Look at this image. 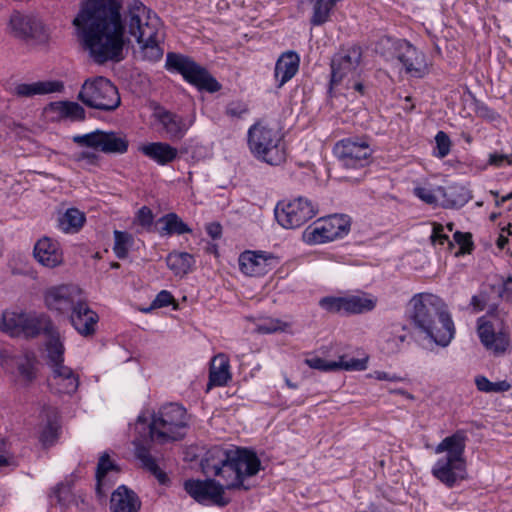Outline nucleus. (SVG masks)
<instances>
[{"label": "nucleus", "mask_w": 512, "mask_h": 512, "mask_svg": "<svg viewBox=\"0 0 512 512\" xmlns=\"http://www.w3.org/2000/svg\"><path fill=\"white\" fill-rule=\"evenodd\" d=\"M300 56L295 51H286L280 55L275 64L274 77L278 88L290 81L298 72Z\"/></svg>", "instance_id": "26"}, {"label": "nucleus", "mask_w": 512, "mask_h": 512, "mask_svg": "<svg viewBox=\"0 0 512 512\" xmlns=\"http://www.w3.org/2000/svg\"><path fill=\"white\" fill-rule=\"evenodd\" d=\"M47 109L56 113L59 119H69L71 121H84L86 119L85 109L77 102H51Z\"/></svg>", "instance_id": "37"}, {"label": "nucleus", "mask_w": 512, "mask_h": 512, "mask_svg": "<svg viewBox=\"0 0 512 512\" xmlns=\"http://www.w3.org/2000/svg\"><path fill=\"white\" fill-rule=\"evenodd\" d=\"M278 264L279 258L265 251H245L239 257L240 269L248 276H263Z\"/></svg>", "instance_id": "17"}, {"label": "nucleus", "mask_w": 512, "mask_h": 512, "mask_svg": "<svg viewBox=\"0 0 512 512\" xmlns=\"http://www.w3.org/2000/svg\"><path fill=\"white\" fill-rule=\"evenodd\" d=\"M361 60V50L353 47L335 54L331 59L330 89L340 84L345 78L353 76Z\"/></svg>", "instance_id": "16"}, {"label": "nucleus", "mask_w": 512, "mask_h": 512, "mask_svg": "<svg viewBox=\"0 0 512 512\" xmlns=\"http://www.w3.org/2000/svg\"><path fill=\"white\" fill-rule=\"evenodd\" d=\"M135 456L141 462L142 467L149 471L160 484H166L169 479L166 473L157 465L155 458L151 455L148 447L141 443L140 439L133 441Z\"/></svg>", "instance_id": "34"}, {"label": "nucleus", "mask_w": 512, "mask_h": 512, "mask_svg": "<svg viewBox=\"0 0 512 512\" xmlns=\"http://www.w3.org/2000/svg\"><path fill=\"white\" fill-rule=\"evenodd\" d=\"M374 375L377 380H386L391 382H399L404 380V378L396 374H389L384 371H375Z\"/></svg>", "instance_id": "58"}, {"label": "nucleus", "mask_w": 512, "mask_h": 512, "mask_svg": "<svg viewBox=\"0 0 512 512\" xmlns=\"http://www.w3.org/2000/svg\"><path fill=\"white\" fill-rule=\"evenodd\" d=\"M63 490H66V486H64L63 484H58L54 489V494H55L56 498L58 499V502H60V503L63 501L62 496H61V493Z\"/></svg>", "instance_id": "62"}, {"label": "nucleus", "mask_w": 512, "mask_h": 512, "mask_svg": "<svg viewBox=\"0 0 512 512\" xmlns=\"http://www.w3.org/2000/svg\"><path fill=\"white\" fill-rule=\"evenodd\" d=\"M16 371L13 372L14 382L22 387H29L38 376V360L33 353H25L12 359Z\"/></svg>", "instance_id": "21"}, {"label": "nucleus", "mask_w": 512, "mask_h": 512, "mask_svg": "<svg viewBox=\"0 0 512 512\" xmlns=\"http://www.w3.org/2000/svg\"><path fill=\"white\" fill-rule=\"evenodd\" d=\"M64 88L60 81H37L33 83L17 84L11 93L19 98H30L35 95H45L53 92H60Z\"/></svg>", "instance_id": "28"}, {"label": "nucleus", "mask_w": 512, "mask_h": 512, "mask_svg": "<svg viewBox=\"0 0 512 512\" xmlns=\"http://www.w3.org/2000/svg\"><path fill=\"white\" fill-rule=\"evenodd\" d=\"M174 302L175 299L171 292L167 290H162L156 295L155 299L151 302L150 307L144 309V312H150L157 308L166 307L168 305L173 304Z\"/></svg>", "instance_id": "50"}, {"label": "nucleus", "mask_w": 512, "mask_h": 512, "mask_svg": "<svg viewBox=\"0 0 512 512\" xmlns=\"http://www.w3.org/2000/svg\"><path fill=\"white\" fill-rule=\"evenodd\" d=\"M435 142L437 149L435 155L439 158L446 157L449 154L451 148V140L447 133L444 131H438L435 136Z\"/></svg>", "instance_id": "49"}, {"label": "nucleus", "mask_w": 512, "mask_h": 512, "mask_svg": "<svg viewBox=\"0 0 512 512\" xmlns=\"http://www.w3.org/2000/svg\"><path fill=\"white\" fill-rule=\"evenodd\" d=\"M467 434L464 430H457L452 435L445 437L436 447L435 453L447 452L444 458L454 460H465L464 452L466 448Z\"/></svg>", "instance_id": "29"}, {"label": "nucleus", "mask_w": 512, "mask_h": 512, "mask_svg": "<svg viewBox=\"0 0 512 512\" xmlns=\"http://www.w3.org/2000/svg\"><path fill=\"white\" fill-rule=\"evenodd\" d=\"M72 140L79 146L108 155H122L129 149L127 135L121 131L96 129L86 134L75 135Z\"/></svg>", "instance_id": "9"}, {"label": "nucleus", "mask_w": 512, "mask_h": 512, "mask_svg": "<svg viewBox=\"0 0 512 512\" xmlns=\"http://www.w3.org/2000/svg\"><path fill=\"white\" fill-rule=\"evenodd\" d=\"M187 426L186 409L177 403L162 406L150 422L143 415H139L136 422V430L141 436L147 435L150 441L160 444L182 439Z\"/></svg>", "instance_id": "4"}, {"label": "nucleus", "mask_w": 512, "mask_h": 512, "mask_svg": "<svg viewBox=\"0 0 512 512\" xmlns=\"http://www.w3.org/2000/svg\"><path fill=\"white\" fill-rule=\"evenodd\" d=\"M322 220L328 229L329 236L333 240L343 238L350 231L351 221L347 215L334 214Z\"/></svg>", "instance_id": "40"}, {"label": "nucleus", "mask_w": 512, "mask_h": 512, "mask_svg": "<svg viewBox=\"0 0 512 512\" xmlns=\"http://www.w3.org/2000/svg\"><path fill=\"white\" fill-rule=\"evenodd\" d=\"M304 362L310 368L324 372L337 370L362 371L367 368L366 359L351 358L346 360L345 356H341L339 361H327L321 357L314 356L306 358Z\"/></svg>", "instance_id": "20"}, {"label": "nucleus", "mask_w": 512, "mask_h": 512, "mask_svg": "<svg viewBox=\"0 0 512 512\" xmlns=\"http://www.w3.org/2000/svg\"><path fill=\"white\" fill-rule=\"evenodd\" d=\"M85 215L77 208H69L58 219L59 228L65 233L78 232L85 223Z\"/></svg>", "instance_id": "42"}, {"label": "nucleus", "mask_w": 512, "mask_h": 512, "mask_svg": "<svg viewBox=\"0 0 512 512\" xmlns=\"http://www.w3.org/2000/svg\"><path fill=\"white\" fill-rule=\"evenodd\" d=\"M205 474L219 476L225 481L224 490H249L245 483L249 477L256 475L261 469V461L257 454L248 448L210 450L201 461Z\"/></svg>", "instance_id": "2"}, {"label": "nucleus", "mask_w": 512, "mask_h": 512, "mask_svg": "<svg viewBox=\"0 0 512 512\" xmlns=\"http://www.w3.org/2000/svg\"><path fill=\"white\" fill-rule=\"evenodd\" d=\"M166 264L176 276H183L191 271L195 260L193 255L188 252L173 251L166 257Z\"/></svg>", "instance_id": "38"}, {"label": "nucleus", "mask_w": 512, "mask_h": 512, "mask_svg": "<svg viewBox=\"0 0 512 512\" xmlns=\"http://www.w3.org/2000/svg\"><path fill=\"white\" fill-rule=\"evenodd\" d=\"M475 385L479 391L491 393L492 382L487 377L483 375L476 376Z\"/></svg>", "instance_id": "56"}, {"label": "nucleus", "mask_w": 512, "mask_h": 512, "mask_svg": "<svg viewBox=\"0 0 512 512\" xmlns=\"http://www.w3.org/2000/svg\"><path fill=\"white\" fill-rule=\"evenodd\" d=\"M431 241L433 244L443 245L445 242L448 243L449 248L453 247V242L449 240V237L443 233V227L441 225L435 226L431 235Z\"/></svg>", "instance_id": "55"}, {"label": "nucleus", "mask_w": 512, "mask_h": 512, "mask_svg": "<svg viewBox=\"0 0 512 512\" xmlns=\"http://www.w3.org/2000/svg\"><path fill=\"white\" fill-rule=\"evenodd\" d=\"M317 214L313 203L305 197H297L288 202L281 201L276 205L275 218L285 229H295Z\"/></svg>", "instance_id": "12"}, {"label": "nucleus", "mask_w": 512, "mask_h": 512, "mask_svg": "<svg viewBox=\"0 0 512 512\" xmlns=\"http://www.w3.org/2000/svg\"><path fill=\"white\" fill-rule=\"evenodd\" d=\"M511 389V384L506 380L492 382L491 393L506 392Z\"/></svg>", "instance_id": "60"}, {"label": "nucleus", "mask_w": 512, "mask_h": 512, "mask_svg": "<svg viewBox=\"0 0 512 512\" xmlns=\"http://www.w3.org/2000/svg\"><path fill=\"white\" fill-rule=\"evenodd\" d=\"M488 164L494 167H502L505 164L511 166L512 165V154H500L497 152L489 154Z\"/></svg>", "instance_id": "53"}, {"label": "nucleus", "mask_w": 512, "mask_h": 512, "mask_svg": "<svg viewBox=\"0 0 512 512\" xmlns=\"http://www.w3.org/2000/svg\"><path fill=\"white\" fill-rule=\"evenodd\" d=\"M406 325L392 324L384 332L382 351L388 355L399 353L408 339Z\"/></svg>", "instance_id": "31"}, {"label": "nucleus", "mask_w": 512, "mask_h": 512, "mask_svg": "<svg viewBox=\"0 0 512 512\" xmlns=\"http://www.w3.org/2000/svg\"><path fill=\"white\" fill-rule=\"evenodd\" d=\"M35 259L45 267L54 268L63 262L59 243L49 237L38 240L34 246Z\"/></svg>", "instance_id": "24"}, {"label": "nucleus", "mask_w": 512, "mask_h": 512, "mask_svg": "<svg viewBox=\"0 0 512 512\" xmlns=\"http://www.w3.org/2000/svg\"><path fill=\"white\" fill-rule=\"evenodd\" d=\"M408 313L413 326L437 345L445 347L453 339L454 323L440 297L431 293L416 294L409 301Z\"/></svg>", "instance_id": "3"}, {"label": "nucleus", "mask_w": 512, "mask_h": 512, "mask_svg": "<svg viewBox=\"0 0 512 512\" xmlns=\"http://www.w3.org/2000/svg\"><path fill=\"white\" fill-rule=\"evenodd\" d=\"M99 158H100L99 155L96 154L95 152L82 151L79 153L77 160L78 161L85 160V161H87L88 164L96 165L99 161Z\"/></svg>", "instance_id": "57"}, {"label": "nucleus", "mask_w": 512, "mask_h": 512, "mask_svg": "<svg viewBox=\"0 0 512 512\" xmlns=\"http://www.w3.org/2000/svg\"><path fill=\"white\" fill-rule=\"evenodd\" d=\"M436 190L443 197L444 208H461L472 198L470 190L461 184L438 186Z\"/></svg>", "instance_id": "32"}, {"label": "nucleus", "mask_w": 512, "mask_h": 512, "mask_svg": "<svg viewBox=\"0 0 512 512\" xmlns=\"http://www.w3.org/2000/svg\"><path fill=\"white\" fill-rule=\"evenodd\" d=\"M47 337V365L49 368H52L64 364L65 347L63 342L60 340V335L57 328L54 329V333H50Z\"/></svg>", "instance_id": "39"}, {"label": "nucleus", "mask_w": 512, "mask_h": 512, "mask_svg": "<svg viewBox=\"0 0 512 512\" xmlns=\"http://www.w3.org/2000/svg\"><path fill=\"white\" fill-rule=\"evenodd\" d=\"M139 151L159 165H167L178 156V150L165 142H152L139 147Z\"/></svg>", "instance_id": "30"}, {"label": "nucleus", "mask_w": 512, "mask_h": 512, "mask_svg": "<svg viewBox=\"0 0 512 512\" xmlns=\"http://www.w3.org/2000/svg\"><path fill=\"white\" fill-rule=\"evenodd\" d=\"M394 47L395 57L403 65L407 74L422 78L427 73V63L423 52L407 40L396 41Z\"/></svg>", "instance_id": "15"}, {"label": "nucleus", "mask_w": 512, "mask_h": 512, "mask_svg": "<svg viewBox=\"0 0 512 512\" xmlns=\"http://www.w3.org/2000/svg\"><path fill=\"white\" fill-rule=\"evenodd\" d=\"M46 418V425L42 430L40 440L44 445H51L58 436V412L55 408L47 406L43 408Z\"/></svg>", "instance_id": "41"}, {"label": "nucleus", "mask_w": 512, "mask_h": 512, "mask_svg": "<svg viewBox=\"0 0 512 512\" xmlns=\"http://www.w3.org/2000/svg\"><path fill=\"white\" fill-rule=\"evenodd\" d=\"M78 99L90 108L106 112L116 110L121 104L118 89L103 76L86 79L81 86Z\"/></svg>", "instance_id": "7"}, {"label": "nucleus", "mask_w": 512, "mask_h": 512, "mask_svg": "<svg viewBox=\"0 0 512 512\" xmlns=\"http://www.w3.org/2000/svg\"><path fill=\"white\" fill-rule=\"evenodd\" d=\"M119 467L110 459L108 453H103L98 461L96 468V487L95 492L99 499H103L107 496V491L110 488V484L107 481V474L109 471L119 472Z\"/></svg>", "instance_id": "35"}, {"label": "nucleus", "mask_w": 512, "mask_h": 512, "mask_svg": "<svg viewBox=\"0 0 512 512\" xmlns=\"http://www.w3.org/2000/svg\"><path fill=\"white\" fill-rule=\"evenodd\" d=\"M10 27L16 37L21 39L40 38L43 25L37 18L14 12L10 18Z\"/></svg>", "instance_id": "23"}, {"label": "nucleus", "mask_w": 512, "mask_h": 512, "mask_svg": "<svg viewBox=\"0 0 512 512\" xmlns=\"http://www.w3.org/2000/svg\"><path fill=\"white\" fill-rule=\"evenodd\" d=\"M334 154L341 165L348 169H359L369 165L373 149L367 137H348L338 141Z\"/></svg>", "instance_id": "11"}, {"label": "nucleus", "mask_w": 512, "mask_h": 512, "mask_svg": "<svg viewBox=\"0 0 512 512\" xmlns=\"http://www.w3.org/2000/svg\"><path fill=\"white\" fill-rule=\"evenodd\" d=\"M140 508L138 495L125 485L119 486L111 495V512H138Z\"/></svg>", "instance_id": "27"}, {"label": "nucleus", "mask_w": 512, "mask_h": 512, "mask_svg": "<svg viewBox=\"0 0 512 512\" xmlns=\"http://www.w3.org/2000/svg\"><path fill=\"white\" fill-rule=\"evenodd\" d=\"M136 220L138 224L141 225L143 228H151L154 221V215L152 210L147 206L141 207L137 211Z\"/></svg>", "instance_id": "52"}, {"label": "nucleus", "mask_w": 512, "mask_h": 512, "mask_svg": "<svg viewBox=\"0 0 512 512\" xmlns=\"http://www.w3.org/2000/svg\"><path fill=\"white\" fill-rule=\"evenodd\" d=\"M478 335L484 347L497 356L503 355L510 345L509 333L502 330L496 333L490 322L478 326Z\"/></svg>", "instance_id": "22"}, {"label": "nucleus", "mask_w": 512, "mask_h": 512, "mask_svg": "<svg viewBox=\"0 0 512 512\" xmlns=\"http://www.w3.org/2000/svg\"><path fill=\"white\" fill-rule=\"evenodd\" d=\"M164 67L169 72L180 74L187 83L199 91L215 93L221 89V84L217 79L205 67L187 55L168 52Z\"/></svg>", "instance_id": "6"}, {"label": "nucleus", "mask_w": 512, "mask_h": 512, "mask_svg": "<svg viewBox=\"0 0 512 512\" xmlns=\"http://www.w3.org/2000/svg\"><path fill=\"white\" fill-rule=\"evenodd\" d=\"M113 251L118 259H125L128 256L129 248L133 244V236L126 231H114Z\"/></svg>", "instance_id": "46"}, {"label": "nucleus", "mask_w": 512, "mask_h": 512, "mask_svg": "<svg viewBox=\"0 0 512 512\" xmlns=\"http://www.w3.org/2000/svg\"><path fill=\"white\" fill-rule=\"evenodd\" d=\"M153 116L162 126L169 139L179 140L184 137L187 127L182 116L162 107L157 108Z\"/></svg>", "instance_id": "25"}, {"label": "nucleus", "mask_w": 512, "mask_h": 512, "mask_svg": "<svg viewBox=\"0 0 512 512\" xmlns=\"http://www.w3.org/2000/svg\"><path fill=\"white\" fill-rule=\"evenodd\" d=\"M230 379L231 373L228 358L224 354H218L213 357L210 363L208 387L225 386Z\"/></svg>", "instance_id": "36"}, {"label": "nucleus", "mask_w": 512, "mask_h": 512, "mask_svg": "<svg viewBox=\"0 0 512 512\" xmlns=\"http://www.w3.org/2000/svg\"><path fill=\"white\" fill-rule=\"evenodd\" d=\"M159 222L164 223L160 230L161 235H182L191 232L189 226L176 213H168L162 216Z\"/></svg>", "instance_id": "44"}, {"label": "nucleus", "mask_w": 512, "mask_h": 512, "mask_svg": "<svg viewBox=\"0 0 512 512\" xmlns=\"http://www.w3.org/2000/svg\"><path fill=\"white\" fill-rule=\"evenodd\" d=\"M122 0H85L73 20L84 49L98 64L121 61L125 45V24L128 33L140 44L143 59L157 62L163 56L159 46V18L141 1L133 0L127 7L124 20Z\"/></svg>", "instance_id": "1"}, {"label": "nucleus", "mask_w": 512, "mask_h": 512, "mask_svg": "<svg viewBox=\"0 0 512 512\" xmlns=\"http://www.w3.org/2000/svg\"><path fill=\"white\" fill-rule=\"evenodd\" d=\"M512 283V277L509 276L504 282H503V286H504V289L505 290H508L509 289V284Z\"/></svg>", "instance_id": "64"}, {"label": "nucleus", "mask_w": 512, "mask_h": 512, "mask_svg": "<svg viewBox=\"0 0 512 512\" xmlns=\"http://www.w3.org/2000/svg\"><path fill=\"white\" fill-rule=\"evenodd\" d=\"M67 318L81 336L90 337L95 334L99 316L90 308L87 298L76 306Z\"/></svg>", "instance_id": "19"}, {"label": "nucleus", "mask_w": 512, "mask_h": 512, "mask_svg": "<svg viewBox=\"0 0 512 512\" xmlns=\"http://www.w3.org/2000/svg\"><path fill=\"white\" fill-rule=\"evenodd\" d=\"M339 0H316L311 17L313 26H320L328 21L330 12Z\"/></svg>", "instance_id": "45"}, {"label": "nucleus", "mask_w": 512, "mask_h": 512, "mask_svg": "<svg viewBox=\"0 0 512 512\" xmlns=\"http://www.w3.org/2000/svg\"><path fill=\"white\" fill-rule=\"evenodd\" d=\"M318 304L328 313L350 316L371 312L377 305V298L360 291L346 296H325Z\"/></svg>", "instance_id": "10"}, {"label": "nucleus", "mask_w": 512, "mask_h": 512, "mask_svg": "<svg viewBox=\"0 0 512 512\" xmlns=\"http://www.w3.org/2000/svg\"><path fill=\"white\" fill-rule=\"evenodd\" d=\"M453 239L460 247L459 251L455 253L456 256L460 254H470L473 251L474 244L471 233L456 231L453 234Z\"/></svg>", "instance_id": "48"}, {"label": "nucleus", "mask_w": 512, "mask_h": 512, "mask_svg": "<svg viewBox=\"0 0 512 512\" xmlns=\"http://www.w3.org/2000/svg\"><path fill=\"white\" fill-rule=\"evenodd\" d=\"M2 324L3 330L11 336L23 335L26 338H35L42 333L48 336L56 329L50 317L45 313L6 312L3 314Z\"/></svg>", "instance_id": "8"}, {"label": "nucleus", "mask_w": 512, "mask_h": 512, "mask_svg": "<svg viewBox=\"0 0 512 512\" xmlns=\"http://www.w3.org/2000/svg\"><path fill=\"white\" fill-rule=\"evenodd\" d=\"M248 146L256 159L269 165H280L286 159L281 133L261 123H255L249 128Z\"/></svg>", "instance_id": "5"}, {"label": "nucleus", "mask_w": 512, "mask_h": 512, "mask_svg": "<svg viewBox=\"0 0 512 512\" xmlns=\"http://www.w3.org/2000/svg\"><path fill=\"white\" fill-rule=\"evenodd\" d=\"M50 369L59 393L73 394L77 391L79 378L70 367L61 364Z\"/></svg>", "instance_id": "33"}, {"label": "nucleus", "mask_w": 512, "mask_h": 512, "mask_svg": "<svg viewBox=\"0 0 512 512\" xmlns=\"http://www.w3.org/2000/svg\"><path fill=\"white\" fill-rule=\"evenodd\" d=\"M303 240L310 245L322 244L333 241L323 220H318L314 225L308 226L303 232Z\"/></svg>", "instance_id": "43"}, {"label": "nucleus", "mask_w": 512, "mask_h": 512, "mask_svg": "<svg viewBox=\"0 0 512 512\" xmlns=\"http://www.w3.org/2000/svg\"><path fill=\"white\" fill-rule=\"evenodd\" d=\"M414 194H415V196H417L419 199H421L426 204L433 205V204L437 203L436 195L429 188L416 187V188H414Z\"/></svg>", "instance_id": "54"}, {"label": "nucleus", "mask_w": 512, "mask_h": 512, "mask_svg": "<svg viewBox=\"0 0 512 512\" xmlns=\"http://www.w3.org/2000/svg\"><path fill=\"white\" fill-rule=\"evenodd\" d=\"M247 112V104L239 100L228 103L225 110L226 115L233 118H241Z\"/></svg>", "instance_id": "51"}, {"label": "nucleus", "mask_w": 512, "mask_h": 512, "mask_svg": "<svg viewBox=\"0 0 512 512\" xmlns=\"http://www.w3.org/2000/svg\"><path fill=\"white\" fill-rule=\"evenodd\" d=\"M206 232L212 239H218L222 233V227L219 223L213 222L206 226Z\"/></svg>", "instance_id": "59"}, {"label": "nucleus", "mask_w": 512, "mask_h": 512, "mask_svg": "<svg viewBox=\"0 0 512 512\" xmlns=\"http://www.w3.org/2000/svg\"><path fill=\"white\" fill-rule=\"evenodd\" d=\"M85 298L83 290L73 284L51 286L44 292V303L47 309L66 317Z\"/></svg>", "instance_id": "13"}, {"label": "nucleus", "mask_w": 512, "mask_h": 512, "mask_svg": "<svg viewBox=\"0 0 512 512\" xmlns=\"http://www.w3.org/2000/svg\"><path fill=\"white\" fill-rule=\"evenodd\" d=\"M431 472L447 488H453L467 478L466 461L442 457L436 461Z\"/></svg>", "instance_id": "18"}, {"label": "nucleus", "mask_w": 512, "mask_h": 512, "mask_svg": "<svg viewBox=\"0 0 512 512\" xmlns=\"http://www.w3.org/2000/svg\"><path fill=\"white\" fill-rule=\"evenodd\" d=\"M354 90L359 92L361 95L364 94L365 87L361 82H357L353 86Z\"/></svg>", "instance_id": "63"}, {"label": "nucleus", "mask_w": 512, "mask_h": 512, "mask_svg": "<svg viewBox=\"0 0 512 512\" xmlns=\"http://www.w3.org/2000/svg\"><path fill=\"white\" fill-rule=\"evenodd\" d=\"M290 326L289 323L284 322L280 319L268 318L263 320L257 325V331L261 334H272L276 332L286 331Z\"/></svg>", "instance_id": "47"}, {"label": "nucleus", "mask_w": 512, "mask_h": 512, "mask_svg": "<svg viewBox=\"0 0 512 512\" xmlns=\"http://www.w3.org/2000/svg\"><path fill=\"white\" fill-rule=\"evenodd\" d=\"M184 490L200 504L211 502L225 507L230 503V499L224 497V486L214 479H188L184 482Z\"/></svg>", "instance_id": "14"}, {"label": "nucleus", "mask_w": 512, "mask_h": 512, "mask_svg": "<svg viewBox=\"0 0 512 512\" xmlns=\"http://www.w3.org/2000/svg\"><path fill=\"white\" fill-rule=\"evenodd\" d=\"M509 240L506 236L500 234L497 241H496V245L499 249H504L505 246L508 244Z\"/></svg>", "instance_id": "61"}]
</instances>
